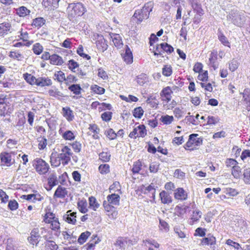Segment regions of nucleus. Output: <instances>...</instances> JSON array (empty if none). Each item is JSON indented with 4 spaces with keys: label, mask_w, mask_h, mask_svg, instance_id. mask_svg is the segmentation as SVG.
Returning a JSON list of instances; mask_svg holds the SVG:
<instances>
[{
    "label": "nucleus",
    "mask_w": 250,
    "mask_h": 250,
    "mask_svg": "<svg viewBox=\"0 0 250 250\" xmlns=\"http://www.w3.org/2000/svg\"><path fill=\"white\" fill-rule=\"evenodd\" d=\"M120 196L118 194L112 193L106 197V200L103 201V206L106 214L111 219L117 218L118 212L115 206L120 205Z\"/></svg>",
    "instance_id": "1"
},
{
    "label": "nucleus",
    "mask_w": 250,
    "mask_h": 250,
    "mask_svg": "<svg viewBox=\"0 0 250 250\" xmlns=\"http://www.w3.org/2000/svg\"><path fill=\"white\" fill-rule=\"evenodd\" d=\"M172 94L173 91L169 86L164 87L160 93L163 107L167 110H171L177 105V103L174 100H171Z\"/></svg>",
    "instance_id": "2"
},
{
    "label": "nucleus",
    "mask_w": 250,
    "mask_h": 250,
    "mask_svg": "<svg viewBox=\"0 0 250 250\" xmlns=\"http://www.w3.org/2000/svg\"><path fill=\"white\" fill-rule=\"evenodd\" d=\"M67 11L68 19L72 21L83 16L86 12V8L81 2L71 3L68 4Z\"/></svg>",
    "instance_id": "3"
},
{
    "label": "nucleus",
    "mask_w": 250,
    "mask_h": 250,
    "mask_svg": "<svg viewBox=\"0 0 250 250\" xmlns=\"http://www.w3.org/2000/svg\"><path fill=\"white\" fill-rule=\"evenodd\" d=\"M42 222L48 225L52 231H58L61 228V224L59 218L56 216L55 214L50 211L49 210L46 211L45 213L42 215Z\"/></svg>",
    "instance_id": "4"
},
{
    "label": "nucleus",
    "mask_w": 250,
    "mask_h": 250,
    "mask_svg": "<svg viewBox=\"0 0 250 250\" xmlns=\"http://www.w3.org/2000/svg\"><path fill=\"white\" fill-rule=\"evenodd\" d=\"M32 166L35 171L40 175L47 174L50 171L49 164L41 158H36L32 161Z\"/></svg>",
    "instance_id": "5"
},
{
    "label": "nucleus",
    "mask_w": 250,
    "mask_h": 250,
    "mask_svg": "<svg viewBox=\"0 0 250 250\" xmlns=\"http://www.w3.org/2000/svg\"><path fill=\"white\" fill-rule=\"evenodd\" d=\"M197 134H191L189 136L188 139L183 147L185 150L193 151L198 149L199 146L203 144V139L198 137Z\"/></svg>",
    "instance_id": "6"
},
{
    "label": "nucleus",
    "mask_w": 250,
    "mask_h": 250,
    "mask_svg": "<svg viewBox=\"0 0 250 250\" xmlns=\"http://www.w3.org/2000/svg\"><path fill=\"white\" fill-rule=\"evenodd\" d=\"M152 7V3L149 2L146 3L142 9L136 10L133 16L135 19L136 22L138 24L140 23L143 20L147 18Z\"/></svg>",
    "instance_id": "7"
},
{
    "label": "nucleus",
    "mask_w": 250,
    "mask_h": 250,
    "mask_svg": "<svg viewBox=\"0 0 250 250\" xmlns=\"http://www.w3.org/2000/svg\"><path fill=\"white\" fill-rule=\"evenodd\" d=\"M15 151H2L0 153V166L4 167H10L15 164Z\"/></svg>",
    "instance_id": "8"
},
{
    "label": "nucleus",
    "mask_w": 250,
    "mask_h": 250,
    "mask_svg": "<svg viewBox=\"0 0 250 250\" xmlns=\"http://www.w3.org/2000/svg\"><path fill=\"white\" fill-rule=\"evenodd\" d=\"M73 152L71 149L67 146H64L61 149V152L58 155V158L61 160L63 166L67 165L71 161Z\"/></svg>",
    "instance_id": "9"
},
{
    "label": "nucleus",
    "mask_w": 250,
    "mask_h": 250,
    "mask_svg": "<svg viewBox=\"0 0 250 250\" xmlns=\"http://www.w3.org/2000/svg\"><path fill=\"white\" fill-rule=\"evenodd\" d=\"M95 43L99 52H104L108 48L107 41L102 35L96 34L94 35Z\"/></svg>",
    "instance_id": "10"
},
{
    "label": "nucleus",
    "mask_w": 250,
    "mask_h": 250,
    "mask_svg": "<svg viewBox=\"0 0 250 250\" xmlns=\"http://www.w3.org/2000/svg\"><path fill=\"white\" fill-rule=\"evenodd\" d=\"M147 135V130L144 125H140L134 128L129 134V137L132 139L145 138Z\"/></svg>",
    "instance_id": "11"
},
{
    "label": "nucleus",
    "mask_w": 250,
    "mask_h": 250,
    "mask_svg": "<svg viewBox=\"0 0 250 250\" xmlns=\"http://www.w3.org/2000/svg\"><path fill=\"white\" fill-rule=\"evenodd\" d=\"M174 51L173 47L166 42H163L158 45L154 55H161L163 53L166 52L170 54Z\"/></svg>",
    "instance_id": "12"
},
{
    "label": "nucleus",
    "mask_w": 250,
    "mask_h": 250,
    "mask_svg": "<svg viewBox=\"0 0 250 250\" xmlns=\"http://www.w3.org/2000/svg\"><path fill=\"white\" fill-rule=\"evenodd\" d=\"M218 59V52L216 50H213L210 54L208 58V65L210 68H212L214 70L218 68L219 62L217 61Z\"/></svg>",
    "instance_id": "13"
},
{
    "label": "nucleus",
    "mask_w": 250,
    "mask_h": 250,
    "mask_svg": "<svg viewBox=\"0 0 250 250\" xmlns=\"http://www.w3.org/2000/svg\"><path fill=\"white\" fill-rule=\"evenodd\" d=\"M174 197L177 200L183 201L188 199V194L183 188H178L174 190Z\"/></svg>",
    "instance_id": "14"
},
{
    "label": "nucleus",
    "mask_w": 250,
    "mask_h": 250,
    "mask_svg": "<svg viewBox=\"0 0 250 250\" xmlns=\"http://www.w3.org/2000/svg\"><path fill=\"white\" fill-rule=\"evenodd\" d=\"M159 197L161 203L164 205H169L172 203L173 201L172 197L166 190H162L159 195Z\"/></svg>",
    "instance_id": "15"
},
{
    "label": "nucleus",
    "mask_w": 250,
    "mask_h": 250,
    "mask_svg": "<svg viewBox=\"0 0 250 250\" xmlns=\"http://www.w3.org/2000/svg\"><path fill=\"white\" fill-rule=\"evenodd\" d=\"M60 0H42V3L44 8L51 11L58 7Z\"/></svg>",
    "instance_id": "16"
},
{
    "label": "nucleus",
    "mask_w": 250,
    "mask_h": 250,
    "mask_svg": "<svg viewBox=\"0 0 250 250\" xmlns=\"http://www.w3.org/2000/svg\"><path fill=\"white\" fill-rule=\"evenodd\" d=\"M189 209V206L184 204L177 205L174 208V214L179 217L186 214Z\"/></svg>",
    "instance_id": "17"
},
{
    "label": "nucleus",
    "mask_w": 250,
    "mask_h": 250,
    "mask_svg": "<svg viewBox=\"0 0 250 250\" xmlns=\"http://www.w3.org/2000/svg\"><path fill=\"white\" fill-rule=\"evenodd\" d=\"M40 235L38 229H34L30 232V235L28 237V241L32 245H37L39 242Z\"/></svg>",
    "instance_id": "18"
},
{
    "label": "nucleus",
    "mask_w": 250,
    "mask_h": 250,
    "mask_svg": "<svg viewBox=\"0 0 250 250\" xmlns=\"http://www.w3.org/2000/svg\"><path fill=\"white\" fill-rule=\"evenodd\" d=\"M68 194V191L66 188L62 186H59L55 190L54 195V199H64Z\"/></svg>",
    "instance_id": "19"
},
{
    "label": "nucleus",
    "mask_w": 250,
    "mask_h": 250,
    "mask_svg": "<svg viewBox=\"0 0 250 250\" xmlns=\"http://www.w3.org/2000/svg\"><path fill=\"white\" fill-rule=\"evenodd\" d=\"M115 245L121 249H125L126 245L131 246L133 245L132 241L127 237H120L118 238Z\"/></svg>",
    "instance_id": "20"
},
{
    "label": "nucleus",
    "mask_w": 250,
    "mask_h": 250,
    "mask_svg": "<svg viewBox=\"0 0 250 250\" xmlns=\"http://www.w3.org/2000/svg\"><path fill=\"white\" fill-rule=\"evenodd\" d=\"M62 113L63 117L69 122L72 121L74 119V112L69 106L63 107Z\"/></svg>",
    "instance_id": "21"
},
{
    "label": "nucleus",
    "mask_w": 250,
    "mask_h": 250,
    "mask_svg": "<svg viewBox=\"0 0 250 250\" xmlns=\"http://www.w3.org/2000/svg\"><path fill=\"white\" fill-rule=\"evenodd\" d=\"M47 184L44 188L47 190L49 191L52 188L58 184L57 177L55 174H50L47 179Z\"/></svg>",
    "instance_id": "22"
},
{
    "label": "nucleus",
    "mask_w": 250,
    "mask_h": 250,
    "mask_svg": "<svg viewBox=\"0 0 250 250\" xmlns=\"http://www.w3.org/2000/svg\"><path fill=\"white\" fill-rule=\"evenodd\" d=\"M109 36L112 39V41L116 47L121 48L123 46V42L121 36L116 33H110Z\"/></svg>",
    "instance_id": "23"
},
{
    "label": "nucleus",
    "mask_w": 250,
    "mask_h": 250,
    "mask_svg": "<svg viewBox=\"0 0 250 250\" xmlns=\"http://www.w3.org/2000/svg\"><path fill=\"white\" fill-rule=\"evenodd\" d=\"M124 61L127 64H131L133 62L132 53L128 45H126L125 53L122 54Z\"/></svg>",
    "instance_id": "24"
},
{
    "label": "nucleus",
    "mask_w": 250,
    "mask_h": 250,
    "mask_svg": "<svg viewBox=\"0 0 250 250\" xmlns=\"http://www.w3.org/2000/svg\"><path fill=\"white\" fill-rule=\"evenodd\" d=\"M11 24L8 22L0 23V37H4L11 32Z\"/></svg>",
    "instance_id": "25"
},
{
    "label": "nucleus",
    "mask_w": 250,
    "mask_h": 250,
    "mask_svg": "<svg viewBox=\"0 0 250 250\" xmlns=\"http://www.w3.org/2000/svg\"><path fill=\"white\" fill-rule=\"evenodd\" d=\"M216 242V238L210 233L208 234L207 237L203 238L201 240V244L203 246L214 245Z\"/></svg>",
    "instance_id": "26"
},
{
    "label": "nucleus",
    "mask_w": 250,
    "mask_h": 250,
    "mask_svg": "<svg viewBox=\"0 0 250 250\" xmlns=\"http://www.w3.org/2000/svg\"><path fill=\"white\" fill-rule=\"evenodd\" d=\"M59 132L64 140L71 141L75 139V135L71 130H68L63 131L62 128H60L59 130Z\"/></svg>",
    "instance_id": "27"
},
{
    "label": "nucleus",
    "mask_w": 250,
    "mask_h": 250,
    "mask_svg": "<svg viewBox=\"0 0 250 250\" xmlns=\"http://www.w3.org/2000/svg\"><path fill=\"white\" fill-rule=\"evenodd\" d=\"M64 63L62 58L57 54L51 55L50 60V63L54 65L61 66Z\"/></svg>",
    "instance_id": "28"
},
{
    "label": "nucleus",
    "mask_w": 250,
    "mask_h": 250,
    "mask_svg": "<svg viewBox=\"0 0 250 250\" xmlns=\"http://www.w3.org/2000/svg\"><path fill=\"white\" fill-rule=\"evenodd\" d=\"M146 103L153 108H157L159 102L157 97L153 94L150 95L146 100Z\"/></svg>",
    "instance_id": "29"
},
{
    "label": "nucleus",
    "mask_w": 250,
    "mask_h": 250,
    "mask_svg": "<svg viewBox=\"0 0 250 250\" xmlns=\"http://www.w3.org/2000/svg\"><path fill=\"white\" fill-rule=\"evenodd\" d=\"M52 82L50 79L47 77H39L37 78L36 85L40 87L48 86L51 85Z\"/></svg>",
    "instance_id": "30"
},
{
    "label": "nucleus",
    "mask_w": 250,
    "mask_h": 250,
    "mask_svg": "<svg viewBox=\"0 0 250 250\" xmlns=\"http://www.w3.org/2000/svg\"><path fill=\"white\" fill-rule=\"evenodd\" d=\"M88 129L91 132L90 134L92 135L93 139H99V134L100 132V128L98 125H97L96 124H89Z\"/></svg>",
    "instance_id": "31"
},
{
    "label": "nucleus",
    "mask_w": 250,
    "mask_h": 250,
    "mask_svg": "<svg viewBox=\"0 0 250 250\" xmlns=\"http://www.w3.org/2000/svg\"><path fill=\"white\" fill-rule=\"evenodd\" d=\"M202 212L199 210H195L192 212L189 218V224L193 225L198 222L201 218Z\"/></svg>",
    "instance_id": "32"
},
{
    "label": "nucleus",
    "mask_w": 250,
    "mask_h": 250,
    "mask_svg": "<svg viewBox=\"0 0 250 250\" xmlns=\"http://www.w3.org/2000/svg\"><path fill=\"white\" fill-rule=\"evenodd\" d=\"M191 7L193 10L197 14H200V15H203L204 12L202 8L201 4L199 3L196 0H192L191 3Z\"/></svg>",
    "instance_id": "33"
},
{
    "label": "nucleus",
    "mask_w": 250,
    "mask_h": 250,
    "mask_svg": "<svg viewBox=\"0 0 250 250\" xmlns=\"http://www.w3.org/2000/svg\"><path fill=\"white\" fill-rule=\"evenodd\" d=\"M5 250H17L18 246L15 241L12 238L6 239L5 242Z\"/></svg>",
    "instance_id": "34"
},
{
    "label": "nucleus",
    "mask_w": 250,
    "mask_h": 250,
    "mask_svg": "<svg viewBox=\"0 0 250 250\" xmlns=\"http://www.w3.org/2000/svg\"><path fill=\"white\" fill-rule=\"evenodd\" d=\"M16 14L20 17L24 18L29 15L30 13V10L27 9L25 6H21L16 9Z\"/></svg>",
    "instance_id": "35"
},
{
    "label": "nucleus",
    "mask_w": 250,
    "mask_h": 250,
    "mask_svg": "<svg viewBox=\"0 0 250 250\" xmlns=\"http://www.w3.org/2000/svg\"><path fill=\"white\" fill-rule=\"evenodd\" d=\"M24 80L30 85H36L37 82V78L31 74L25 73L23 74Z\"/></svg>",
    "instance_id": "36"
},
{
    "label": "nucleus",
    "mask_w": 250,
    "mask_h": 250,
    "mask_svg": "<svg viewBox=\"0 0 250 250\" xmlns=\"http://www.w3.org/2000/svg\"><path fill=\"white\" fill-rule=\"evenodd\" d=\"M45 20L42 17L36 18L33 20L31 25L34 28H40L45 23Z\"/></svg>",
    "instance_id": "37"
},
{
    "label": "nucleus",
    "mask_w": 250,
    "mask_h": 250,
    "mask_svg": "<svg viewBox=\"0 0 250 250\" xmlns=\"http://www.w3.org/2000/svg\"><path fill=\"white\" fill-rule=\"evenodd\" d=\"M48 92L49 96L56 98L60 99L64 97L63 93L56 87H53L51 89L48 90Z\"/></svg>",
    "instance_id": "38"
},
{
    "label": "nucleus",
    "mask_w": 250,
    "mask_h": 250,
    "mask_svg": "<svg viewBox=\"0 0 250 250\" xmlns=\"http://www.w3.org/2000/svg\"><path fill=\"white\" fill-rule=\"evenodd\" d=\"M240 94L243 96L242 101L248 106H250V89L249 88H245Z\"/></svg>",
    "instance_id": "39"
},
{
    "label": "nucleus",
    "mask_w": 250,
    "mask_h": 250,
    "mask_svg": "<svg viewBox=\"0 0 250 250\" xmlns=\"http://www.w3.org/2000/svg\"><path fill=\"white\" fill-rule=\"evenodd\" d=\"M68 90L75 95L79 96L81 94L82 88L79 84H72L69 85Z\"/></svg>",
    "instance_id": "40"
},
{
    "label": "nucleus",
    "mask_w": 250,
    "mask_h": 250,
    "mask_svg": "<svg viewBox=\"0 0 250 250\" xmlns=\"http://www.w3.org/2000/svg\"><path fill=\"white\" fill-rule=\"evenodd\" d=\"M109 190L110 192H117V194H122L121 186L118 181L114 182L109 187Z\"/></svg>",
    "instance_id": "41"
},
{
    "label": "nucleus",
    "mask_w": 250,
    "mask_h": 250,
    "mask_svg": "<svg viewBox=\"0 0 250 250\" xmlns=\"http://www.w3.org/2000/svg\"><path fill=\"white\" fill-rule=\"evenodd\" d=\"M9 57L13 60L18 61H21L24 58L23 55L17 50L11 51L9 53Z\"/></svg>",
    "instance_id": "42"
},
{
    "label": "nucleus",
    "mask_w": 250,
    "mask_h": 250,
    "mask_svg": "<svg viewBox=\"0 0 250 250\" xmlns=\"http://www.w3.org/2000/svg\"><path fill=\"white\" fill-rule=\"evenodd\" d=\"M142 167V161L141 160H138L137 161L133 163L131 171L133 174H138Z\"/></svg>",
    "instance_id": "43"
},
{
    "label": "nucleus",
    "mask_w": 250,
    "mask_h": 250,
    "mask_svg": "<svg viewBox=\"0 0 250 250\" xmlns=\"http://www.w3.org/2000/svg\"><path fill=\"white\" fill-rule=\"evenodd\" d=\"M90 90L92 93L98 95H102L104 93L105 89L97 84H93L90 86Z\"/></svg>",
    "instance_id": "44"
},
{
    "label": "nucleus",
    "mask_w": 250,
    "mask_h": 250,
    "mask_svg": "<svg viewBox=\"0 0 250 250\" xmlns=\"http://www.w3.org/2000/svg\"><path fill=\"white\" fill-rule=\"evenodd\" d=\"M78 208L82 213H85L88 211L87 203L85 200H81L77 203Z\"/></svg>",
    "instance_id": "45"
},
{
    "label": "nucleus",
    "mask_w": 250,
    "mask_h": 250,
    "mask_svg": "<svg viewBox=\"0 0 250 250\" xmlns=\"http://www.w3.org/2000/svg\"><path fill=\"white\" fill-rule=\"evenodd\" d=\"M58 246L53 241L47 240L44 242V250H57Z\"/></svg>",
    "instance_id": "46"
},
{
    "label": "nucleus",
    "mask_w": 250,
    "mask_h": 250,
    "mask_svg": "<svg viewBox=\"0 0 250 250\" xmlns=\"http://www.w3.org/2000/svg\"><path fill=\"white\" fill-rule=\"evenodd\" d=\"M89 207L93 210L96 211L100 207L97 199L94 196H90L88 198Z\"/></svg>",
    "instance_id": "47"
},
{
    "label": "nucleus",
    "mask_w": 250,
    "mask_h": 250,
    "mask_svg": "<svg viewBox=\"0 0 250 250\" xmlns=\"http://www.w3.org/2000/svg\"><path fill=\"white\" fill-rule=\"evenodd\" d=\"M20 39L24 42V45L29 46L33 42L29 40L28 33L27 32H21L20 35Z\"/></svg>",
    "instance_id": "48"
},
{
    "label": "nucleus",
    "mask_w": 250,
    "mask_h": 250,
    "mask_svg": "<svg viewBox=\"0 0 250 250\" xmlns=\"http://www.w3.org/2000/svg\"><path fill=\"white\" fill-rule=\"evenodd\" d=\"M162 73L165 77L170 76L173 73L172 67L170 64L164 65L162 68Z\"/></svg>",
    "instance_id": "49"
},
{
    "label": "nucleus",
    "mask_w": 250,
    "mask_h": 250,
    "mask_svg": "<svg viewBox=\"0 0 250 250\" xmlns=\"http://www.w3.org/2000/svg\"><path fill=\"white\" fill-rule=\"evenodd\" d=\"M71 210H68L67 212V217H66V221L72 224H75L76 222V212H71Z\"/></svg>",
    "instance_id": "50"
},
{
    "label": "nucleus",
    "mask_w": 250,
    "mask_h": 250,
    "mask_svg": "<svg viewBox=\"0 0 250 250\" xmlns=\"http://www.w3.org/2000/svg\"><path fill=\"white\" fill-rule=\"evenodd\" d=\"M136 81L140 85H143L146 83L148 81V77L145 73H142L136 77Z\"/></svg>",
    "instance_id": "51"
},
{
    "label": "nucleus",
    "mask_w": 250,
    "mask_h": 250,
    "mask_svg": "<svg viewBox=\"0 0 250 250\" xmlns=\"http://www.w3.org/2000/svg\"><path fill=\"white\" fill-rule=\"evenodd\" d=\"M231 174L236 179H238L241 176V168L238 164L231 169Z\"/></svg>",
    "instance_id": "52"
},
{
    "label": "nucleus",
    "mask_w": 250,
    "mask_h": 250,
    "mask_svg": "<svg viewBox=\"0 0 250 250\" xmlns=\"http://www.w3.org/2000/svg\"><path fill=\"white\" fill-rule=\"evenodd\" d=\"M160 121L164 125H168L171 124L173 122L174 117L173 116L166 115L161 116Z\"/></svg>",
    "instance_id": "53"
},
{
    "label": "nucleus",
    "mask_w": 250,
    "mask_h": 250,
    "mask_svg": "<svg viewBox=\"0 0 250 250\" xmlns=\"http://www.w3.org/2000/svg\"><path fill=\"white\" fill-rule=\"evenodd\" d=\"M144 111L141 106L136 107L132 111L133 116L137 119H141L144 115Z\"/></svg>",
    "instance_id": "54"
},
{
    "label": "nucleus",
    "mask_w": 250,
    "mask_h": 250,
    "mask_svg": "<svg viewBox=\"0 0 250 250\" xmlns=\"http://www.w3.org/2000/svg\"><path fill=\"white\" fill-rule=\"evenodd\" d=\"M99 156L100 160L104 162H109L111 157L110 152L107 150L102 152L99 154Z\"/></svg>",
    "instance_id": "55"
},
{
    "label": "nucleus",
    "mask_w": 250,
    "mask_h": 250,
    "mask_svg": "<svg viewBox=\"0 0 250 250\" xmlns=\"http://www.w3.org/2000/svg\"><path fill=\"white\" fill-rule=\"evenodd\" d=\"M83 51V46L82 44L79 45L77 49V53L83 58L86 60H89L91 59V57L88 54L84 53Z\"/></svg>",
    "instance_id": "56"
},
{
    "label": "nucleus",
    "mask_w": 250,
    "mask_h": 250,
    "mask_svg": "<svg viewBox=\"0 0 250 250\" xmlns=\"http://www.w3.org/2000/svg\"><path fill=\"white\" fill-rule=\"evenodd\" d=\"M90 235L91 232L88 231H86L82 233L78 238V242L80 244H83L86 242L87 239L88 238V237L90 236Z\"/></svg>",
    "instance_id": "57"
},
{
    "label": "nucleus",
    "mask_w": 250,
    "mask_h": 250,
    "mask_svg": "<svg viewBox=\"0 0 250 250\" xmlns=\"http://www.w3.org/2000/svg\"><path fill=\"white\" fill-rule=\"evenodd\" d=\"M141 190L144 193H147L150 192H153L154 196H155V193L156 192V188H155L153 184L151 183L147 187H145L143 186L141 188Z\"/></svg>",
    "instance_id": "58"
},
{
    "label": "nucleus",
    "mask_w": 250,
    "mask_h": 250,
    "mask_svg": "<svg viewBox=\"0 0 250 250\" xmlns=\"http://www.w3.org/2000/svg\"><path fill=\"white\" fill-rule=\"evenodd\" d=\"M104 134L109 140H112L116 139L117 134L112 128H108L105 131Z\"/></svg>",
    "instance_id": "59"
},
{
    "label": "nucleus",
    "mask_w": 250,
    "mask_h": 250,
    "mask_svg": "<svg viewBox=\"0 0 250 250\" xmlns=\"http://www.w3.org/2000/svg\"><path fill=\"white\" fill-rule=\"evenodd\" d=\"M197 78L199 81L202 82V83L207 82L208 80V71L205 70L199 73Z\"/></svg>",
    "instance_id": "60"
},
{
    "label": "nucleus",
    "mask_w": 250,
    "mask_h": 250,
    "mask_svg": "<svg viewBox=\"0 0 250 250\" xmlns=\"http://www.w3.org/2000/svg\"><path fill=\"white\" fill-rule=\"evenodd\" d=\"M218 39L220 42L224 45L230 48V43L227 38L222 33H221L218 35Z\"/></svg>",
    "instance_id": "61"
},
{
    "label": "nucleus",
    "mask_w": 250,
    "mask_h": 250,
    "mask_svg": "<svg viewBox=\"0 0 250 250\" xmlns=\"http://www.w3.org/2000/svg\"><path fill=\"white\" fill-rule=\"evenodd\" d=\"M43 49V46L38 42L34 44L32 48L34 53L37 55H40L42 52Z\"/></svg>",
    "instance_id": "62"
},
{
    "label": "nucleus",
    "mask_w": 250,
    "mask_h": 250,
    "mask_svg": "<svg viewBox=\"0 0 250 250\" xmlns=\"http://www.w3.org/2000/svg\"><path fill=\"white\" fill-rule=\"evenodd\" d=\"M98 168L102 174H106L110 172V167L108 164L100 165Z\"/></svg>",
    "instance_id": "63"
},
{
    "label": "nucleus",
    "mask_w": 250,
    "mask_h": 250,
    "mask_svg": "<svg viewBox=\"0 0 250 250\" xmlns=\"http://www.w3.org/2000/svg\"><path fill=\"white\" fill-rule=\"evenodd\" d=\"M56 79L60 83H62L65 80V75L62 71H57L54 75Z\"/></svg>",
    "instance_id": "64"
}]
</instances>
